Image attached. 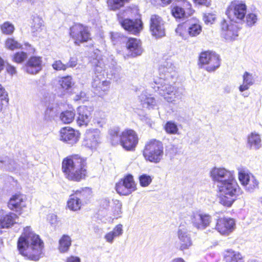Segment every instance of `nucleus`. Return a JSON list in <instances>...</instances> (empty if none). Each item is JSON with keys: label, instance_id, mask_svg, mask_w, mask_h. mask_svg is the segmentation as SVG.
<instances>
[{"label": "nucleus", "instance_id": "nucleus-1", "mask_svg": "<svg viewBox=\"0 0 262 262\" xmlns=\"http://www.w3.org/2000/svg\"><path fill=\"white\" fill-rule=\"evenodd\" d=\"M17 248L22 255L36 261L41 254L43 242L38 235L31 231L30 227L27 226L24 229L23 235L18 239Z\"/></svg>", "mask_w": 262, "mask_h": 262}, {"label": "nucleus", "instance_id": "nucleus-2", "mask_svg": "<svg viewBox=\"0 0 262 262\" xmlns=\"http://www.w3.org/2000/svg\"><path fill=\"white\" fill-rule=\"evenodd\" d=\"M85 160L78 155L63 159L62 163V169L66 177L69 180L77 182L85 178Z\"/></svg>", "mask_w": 262, "mask_h": 262}, {"label": "nucleus", "instance_id": "nucleus-3", "mask_svg": "<svg viewBox=\"0 0 262 262\" xmlns=\"http://www.w3.org/2000/svg\"><path fill=\"white\" fill-rule=\"evenodd\" d=\"M91 63L95 75L93 77L92 86L94 92L97 95H101L107 91L110 87V82L102 80L105 71V65L103 59L97 58H94Z\"/></svg>", "mask_w": 262, "mask_h": 262}, {"label": "nucleus", "instance_id": "nucleus-4", "mask_svg": "<svg viewBox=\"0 0 262 262\" xmlns=\"http://www.w3.org/2000/svg\"><path fill=\"white\" fill-rule=\"evenodd\" d=\"M220 192L219 202L223 205L230 207L242 191L234 178L217 187Z\"/></svg>", "mask_w": 262, "mask_h": 262}, {"label": "nucleus", "instance_id": "nucleus-5", "mask_svg": "<svg viewBox=\"0 0 262 262\" xmlns=\"http://www.w3.org/2000/svg\"><path fill=\"white\" fill-rule=\"evenodd\" d=\"M170 80H160L159 83H156L154 89L159 92L161 96L168 102L173 103L176 99L181 98L183 95V89L181 88H176L170 84Z\"/></svg>", "mask_w": 262, "mask_h": 262}, {"label": "nucleus", "instance_id": "nucleus-6", "mask_svg": "<svg viewBox=\"0 0 262 262\" xmlns=\"http://www.w3.org/2000/svg\"><path fill=\"white\" fill-rule=\"evenodd\" d=\"M163 145L161 141L152 139L146 143L143 155L146 160L158 163L163 158Z\"/></svg>", "mask_w": 262, "mask_h": 262}, {"label": "nucleus", "instance_id": "nucleus-7", "mask_svg": "<svg viewBox=\"0 0 262 262\" xmlns=\"http://www.w3.org/2000/svg\"><path fill=\"white\" fill-rule=\"evenodd\" d=\"M129 10L120 11L117 14L118 20L121 27L130 34L138 35L143 29V24L140 19H130L124 18V13H127Z\"/></svg>", "mask_w": 262, "mask_h": 262}, {"label": "nucleus", "instance_id": "nucleus-8", "mask_svg": "<svg viewBox=\"0 0 262 262\" xmlns=\"http://www.w3.org/2000/svg\"><path fill=\"white\" fill-rule=\"evenodd\" d=\"M247 12L246 4L241 1H232L228 7L226 14L230 21L240 23L244 20Z\"/></svg>", "mask_w": 262, "mask_h": 262}, {"label": "nucleus", "instance_id": "nucleus-9", "mask_svg": "<svg viewBox=\"0 0 262 262\" xmlns=\"http://www.w3.org/2000/svg\"><path fill=\"white\" fill-rule=\"evenodd\" d=\"M199 62L202 65H206V70L209 72L215 71L220 66L219 56L213 52H202L199 57Z\"/></svg>", "mask_w": 262, "mask_h": 262}, {"label": "nucleus", "instance_id": "nucleus-10", "mask_svg": "<svg viewBox=\"0 0 262 262\" xmlns=\"http://www.w3.org/2000/svg\"><path fill=\"white\" fill-rule=\"evenodd\" d=\"M70 35L75 40V43L78 45L91 39L88 28L79 24L70 28Z\"/></svg>", "mask_w": 262, "mask_h": 262}, {"label": "nucleus", "instance_id": "nucleus-11", "mask_svg": "<svg viewBox=\"0 0 262 262\" xmlns=\"http://www.w3.org/2000/svg\"><path fill=\"white\" fill-rule=\"evenodd\" d=\"M210 174L217 187L234 178L233 173L224 168L214 167L210 171Z\"/></svg>", "mask_w": 262, "mask_h": 262}, {"label": "nucleus", "instance_id": "nucleus-12", "mask_svg": "<svg viewBox=\"0 0 262 262\" xmlns=\"http://www.w3.org/2000/svg\"><path fill=\"white\" fill-rule=\"evenodd\" d=\"M117 192L121 195H128L136 190V185L132 175L128 174L116 185Z\"/></svg>", "mask_w": 262, "mask_h": 262}, {"label": "nucleus", "instance_id": "nucleus-13", "mask_svg": "<svg viewBox=\"0 0 262 262\" xmlns=\"http://www.w3.org/2000/svg\"><path fill=\"white\" fill-rule=\"evenodd\" d=\"M138 142V136L133 130H125L121 133L120 143L126 150H134Z\"/></svg>", "mask_w": 262, "mask_h": 262}, {"label": "nucleus", "instance_id": "nucleus-14", "mask_svg": "<svg viewBox=\"0 0 262 262\" xmlns=\"http://www.w3.org/2000/svg\"><path fill=\"white\" fill-rule=\"evenodd\" d=\"M150 31L156 38H161L165 35V22L157 15H152L150 18Z\"/></svg>", "mask_w": 262, "mask_h": 262}, {"label": "nucleus", "instance_id": "nucleus-15", "mask_svg": "<svg viewBox=\"0 0 262 262\" xmlns=\"http://www.w3.org/2000/svg\"><path fill=\"white\" fill-rule=\"evenodd\" d=\"M177 236L180 243V249L184 250L188 249L192 245L191 235L188 232L185 224L182 223L178 227L177 232Z\"/></svg>", "mask_w": 262, "mask_h": 262}, {"label": "nucleus", "instance_id": "nucleus-16", "mask_svg": "<svg viewBox=\"0 0 262 262\" xmlns=\"http://www.w3.org/2000/svg\"><path fill=\"white\" fill-rule=\"evenodd\" d=\"M221 35L226 40L231 41L238 36V28L236 25L223 19L221 23Z\"/></svg>", "mask_w": 262, "mask_h": 262}, {"label": "nucleus", "instance_id": "nucleus-17", "mask_svg": "<svg viewBox=\"0 0 262 262\" xmlns=\"http://www.w3.org/2000/svg\"><path fill=\"white\" fill-rule=\"evenodd\" d=\"M79 138V132L72 128L65 127L60 129V140L67 144L73 145L78 141Z\"/></svg>", "mask_w": 262, "mask_h": 262}, {"label": "nucleus", "instance_id": "nucleus-18", "mask_svg": "<svg viewBox=\"0 0 262 262\" xmlns=\"http://www.w3.org/2000/svg\"><path fill=\"white\" fill-rule=\"evenodd\" d=\"M238 178L246 190L249 192H252L258 187V182L253 175L247 173L244 171H239Z\"/></svg>", "mask_w": 262, "mask_h": 262}, {"label": "nucleus", "instance_id": "nucleus-19", "mask_svg": "<svg viewBox=\"0 0 262 262\" xmlns=\"http://www.w3.org/2000/svg\"><path fill=\"white\" fill-rule=\"evenodd\" d=\"M211 221V217L205 213H194L191 216L193 226L198 229L203 230L208 227Z\"/></svg>", "mask_w": 262, "mask_h": 262}, {"label": "nucleus", "instance_id": "nucleus-20", "mask_svg": "<svg viewBox=\"0 0 262 262\" xmlns=\"http://www.w3.org/2000/svg\"><path fill=\"white\" fill-rule=\"evenodd\" d=\"M235 222L232 219L221 218L217 220L215 229L222 234H228L234 228Z\"/></svg>", "mask_w": 262, "mask_h": 262}, {"label": "nucleus", "instance_id": "nucleus-21", "mask_svg": "<svg viewBox=\"0 0 262 262\" xmlns=\"http://www.w3.org/2000/svg\"><path fill=\"white\" fill-rule=\"evenodd\" d=\"M99 142V134L97 129L86 130L83 141V145L90 148H96Z\"/></svg>", "mask_w": 262, "mask_h": 262}, {"label": "nucleus", "instance_id": "nucleus-22", "mask_svg": "<svg viewBox=\"0 0 262 262\" xmlns=\"http://www.w3.org/2000/svg\"><path fill=\"white\" fill-rule=\"evenodd\" d=\"M8 206L9 208L16 212L20 211L26 207V197L21 194L13 195L10 199Z\"/></svg>", "mask_w": 262, "mask_h": 262}, {"label": "nucleus", "instance_id": "nucleus-23", "mask_svg": "<svg viewBox=\"0 0 262 262\" xmlns=\"http://www.w3.org/2000/svg\"><path fill=\"white\" fill-rule=\"evenodd\" d=\"M42 59L39 56H32L25 64V70L30 74H36L42 69Z\"/></svg>", "mask_w": 262, "mask_h": 262}, {"label": "nucleus", "instance_id": "nucleus-24", "mask_svg": "<svg viewBox=\"0 0 262 262\" xmlns=\"http://www.w3.org/2000/svg\"><path fill=\"white\" fill-rule=\"evenodd\" d=\"M91 107L79 106L77 109V122L79 126H86L90 122L92 116Z\"/></svg>", "mask_w": 262, "mask_h": 262}, {"label": "nucleus", "instance_id": "nucleus-25", "mask_svg": "<svg viewBox=\"0 0 262 262\" xmlns=\"http://www.w3.org/2000/svg\"><path fill=\"white\" fill-rule=\"evenodd\" d=\"M126 47L128 51L127 55L132 57L140 56L143 52L141 42L137 38H129L126 43Z\"/></svg>", "mask_w": 262, "mask_h": 262}, {"label": "nucleus", "instance_id": "nucleus-26", "mask_svg": "<svg viewBox=\"0 0 262 262\" xmlns=\"http://www.w3.org/2000/svg\"><path fill=\"white\" fill-rule=\"evenodd\" d=\"M140 104L143 108L153 109L157 106L155 99L148 94L146 92H143L139 96Z\"/></svg>", "mask_w": 262, "mask_h": 262}, {"label": "nucleus", "instance_id": "nucleus-27", "mask_svg": "<svg viewBox=\"0 0 262 262\" xmlns=\"http://www.w3.org/2000/svg\"><path fill=\"white\" fill-rule=\"evenodd\" d=\"M261 146L260 136L256 132H252L247 137V147L250 149L258 150Z\"/></svg>", "mask_w": 262, "mask_h": 262}, {"label": "nucleus", "instance_id": "nucleus-28", "mask_svg": "<svg viewBox=\"0 0 262 262\" xmlns=\"http://www.w3.org/2000/svg\"><path fill=\"white\" fill-rule=\"evenodd\" d=\"M18 167L13 159L7 156H0V168L4 170L13 171Z\"/></svg>", "mask_w": 262, "mask_h": 262}, {"label": "nucleus", "instance_id": "nucleus-29", "mask_svg": "<svg viewBox=\"0 0 262 262\" xmlns=\"http://www.w3.org/2000/svg\"><path fill=\"white\" fill-rule=\"evenodd\" d=\"M17 215L14 213L9 212L8 214L0 215V228H9L16 222Z\"/></svg>", "mask_w": 262, "mask_h": 262}, {"label": "nucleus", "instance_id": "nucleus-30", "mask_svg": "<svg viewBox=\"0 0 262 262\" xmlns=\"http://www.w3.org/2000/svg\"><path fill=\"white\" fill-rule=\"evenodd\" d=\"M224 259L226 262H244L242 254L237 251L228 249L224 253Z\"/></svg>", "mask_w": 262, "mask_h": 262}, {"label": "nucleus", "instance_id": "nucleus-31", "mask_svg": "<svg viewBox=\"0 0 262 262\" xmlns=\"http://www.w3.org/2000/svg\"><path fill=\"white\" fill-rule=\"evenodd\" d=\"M159 71L160 80H171L177 75L176 71L172 68L167 69L164 66H160Z\"/></svg>", "mask_w": 262, "mask_h": 262}, {"label": "nucleus", "instance_id": "nucleus-32", "mask_svg": "<svg viewBox=\"0 0 262 262\" xmlns=\"http://www.w3.org/2000/svg\"><path fill=\"white\" fill-rule=\"evenodd\" d=\"M106 70V73L109 78L113 79L116 81L121 78V68L120 66L112 64V67H109V68L105 67Z\"/></svg>", "mask_w": 262, "mask_h": 262}, {"label": "nucleus", "instance_id": "nucleus-33", "mask_svg": "<svg viewBox=\"0 0 262 262\" xmlns=\"http://www.w3.org/2000/svg\"><path fill=\"white\" fill-rule=\"evenodd\" d=\"M254 83V79L252 74L246 72L243 75V83L239 87V90L243 92L249 89L250 86Z\"/></svg>", "mask_w": 262, "mask_h": 262}, {"label": "nucleus", "instance_id": "nucleus-34", "mask_svg": "<svg viewBox=\"0 0 262 262\" xmlns=\"http://www.w3.org/2000/svg\"><path fill=\"white\" fill-rule=\"evenodd\" d=\"M71 238L67 235H63L59 241V250L60 252H67L71 245Z\"/></svg>", "mask_w": 262, "mask_h": 262}, {"label": "nucleus", "instance_id": "nucleus-35", "mask_svg": "<svg viewBox=\"0 0 262 262\" xmlns=\"http://www.w3.org/2000/svg\"><path fill=\"white\" fill-rule=\"evenodd\" d=\"M119 133L120 129L117 127L110 129L109 134L113 145L118 144L120 142L121 134L120 135Z\"/></svg>", "mask_w": 262, "mask_h": 262}, {"label": "nucleus", "instance_id": "nucleus-36", "mask_svg": "<svg viewBox=\"0 0 262 262\" xmlns=\"http://www.w3.org/2000/svg\"><path fill=\"white\" fill-rule=\"evenodd\" d=\"M75 116V113L72 111H66L62 112L60 115L61 121L66 124L70 123L73 121Z\"/></svg>", "mask_w": 262, "mask_h": 262}, {"label": "nucleus", "instance_id": "nucleus-37", "mask_svg": "<svg viewBox=\"0 0 262 262\" xmlns=\"http://www.w3.org/2000/svg\"><path fill=\"white\" fill-rule=\"evenodd\" d=\"M72 194L70 195V199L68 202V206L72 210L77 211L81 207V201L78 200V198H76Z\"/></svg>", "mask_w": 262, "mask_h": 262}, {"label": "nucleus", "instance_id": "nucleus-38", "mask_svg": "<svg viewBox=\"0 0 262 262\" xmlns=\"http://www.w3.org/2000/svg\"><path fill=\"white\" fill-rule=\"evenodd\" d=\"M171 13L172 15L178 19L185 18L189 16L187 13H185L184 8L179 6L174 7L171 10Z\"/></svg>", "mask_w": 262, "mask_h": 262}, {"label": "nucleus", "instance_id": "nucleus-39", "mask_svg": "<svg viewBox=\"0 0 262 262\" xmlns=\"http://www.w3.org/2000/svg\"><path fill=\"white\" fill-rule=\"evenodd\" d=\"M58 83L61 88L64 90L70 89L74 84L72 78L70 76L62 77L59 80Z\"/></svg>", "mask_w": 262, "mask_h": 262}, {"label": "nucleus", "instance_id": "nucleus-40", "mask_svg": "<svg viewBox=\"0 0 262 262\" xmlns=\"http://www.w3.org/2000/svg\"><path fill=\"white\" fill-rule=\"evenodd\" d=\"M93 123L97 127H103L106 123V119L104 114L100 112L95 114Z\"/></svg>", "mask_w": 262, "mask_h": 262}, {"label": "nucleus", "instance_id": "nucleus-41", "mask_svg": "<svg viewBox=\"0 0 262 262\" xmlns=\"http://www.w3.org/2000/svg\"><path fill=\"white\" fill-rule=\"evenodd\" d=\"M128 0H107L108 8L113 11L120 9L124 6V3Z\"/></svg>", "mask_w": 262, "mask_h": 262}, {"label": "nucleus", "instance_id": "nucleus-42", "mask_svg": "<svg viewBox=\"0 0 262 262\" xmlns=\"http://www.w3.org/2000/svg\"><path fill=\"white\" fill-rule=\"evenodd\" d=\"M57 114V110L56 108L48 107L45 111L44 120L47 121H51L54 119Z\"/></svg>", "mask_w": 262, "mask_h": 262}, {"label": "nucleus", "instance_id": "nucleus-43", "mask_svg": "<svg viewBox=\"0 0 262 262\" xmlns=\"http://www.w3.org/2000/svg\"><path fill=\"white\" fill-rule=\"evenodd\" d=\"M164 129L167 133L172 135L177 134L179 130L177 124L171 121L166 122L164 126Z\"/></svg>", "mask_w": 262, "mask_h": 262}, {"label": "nucleus", "instance_id": "nucleus-44", "mask_svg": "<svg viewBox=\"0 0 262 262\" xmlns=\"http://www.w3.org/2000/svg\"><path fill=\"white\" fill-rule=\"evenodd\" d=\"M1 29L3 34L11 35L13 33L15 28L12 23L6 21L1 26Z\"/></svg>", "mask_w": 262, "mask_h": 262}, {"label": "nucleus", "instance_id": "nucleus-45", "mask_svg": "<svg viewBox=\"0 0 262 262\" xmlns=\"http://www.w3.org/2000/svg\"><path fill=\"white\" fill-rule=\"evenodd\" d=\"M201 26L196 23L190 25L188 28V33L191 36H197L201 33Z\"/></svg>", "mask_w": 262, "mask_h": 262}, {"label": "nucleus", "instance_id": "nucleus-46", "mask_svg": "<svg viewBox=\"0 0 262 262\" xmlns=\"http://www.w3.org/2000/svg\"><path fill=\"white\" fill-rule=\"evenodd\" d=\"M110 34L112 41L114 45L124 42L126 39L124 36L118 32H111Z\"/></svg>", "mask_w": 262, "mask_h": 262}, {"label": "nucleus", "instance_id": "nucleus-47", "mask_svg": "<svg viewBox=\"0 0 262 262\" xmlns=\"http://www.w3.org/2000/svg\"><path fill=\"white\" fill-rule=\"evenodd\" d=\"M6 47L11 50L21 48V45L12 38H8L5 42Z\"/></svg>", "mask_w": 262, "mask_h": 262}, {"label": "nucleus", "instance_id": "nucleus-48", "mask_svg": "<svg viewBox=\"0 0 262 262\" xmlns=\"http://www.w3.org/2000/svg\"><path fill=\"white\" fill-rule=\"evenodd\" d=\"M90 189L85 188L84 189L77 190L73 195L76 196V198H78V200L81 202L82 200H84L88 198V195H90Z\"/></svg>", "mask_w": 262, "mask_h": 262}, {"label": "nucleus", "instance_id": "nucleus-49", "mask_svg": "<svg viewBox=\"0 0 262 262\" xmlns=\"http://www.w3.org/2000/svg\"><path fill=\"white\" fill-rule=\"evenodd\" d=\"M140 184L142 187L148 186L152 181V178L150 176L146 174H143L141 175L139 178Z\"/></svg>", "mask_w": 262, "mask_h": 262}, {"label": "nucleus", "instance_id": "nucleus-50", "mask_svg": "<svg viewBox=\"0 0 262 262\" xmlns=\"http://www.w3.org/2000/svg\"><path fill=\"white\" fill-rule=\"evenodd\" d=\"M28 55L24 52H18L13 56V60L15 62L20 63L23 62L27 58Z\"/></svg>", "mask_w": 262, "mask_h": 262}, {"label": "nucleus", "instance_id": "nucleus-51", "mask_svg": "<svg viewBox=\"0 0 262 262\" xmlns=\"http://www.w3.org/2000/svg\"><path fill=\"white\" fill-rule=\"evenodd\" d=\"M52 67L56 71H65L67 69L66 64H63L60 60L54 61L52 64Z\"/></svg>", "mask_w": 262, "mask_h": 262}, {"label": "nucleus", "instance_id": "nucleus-52", "mask_svg": "<svg viewBox=\"0 0 262 262\" xmlns=\"http://www.w3.org/2000/svg\"><path fill=\"white\" fill-rule=\"evenodd\" d=\"M257 20V16L253 13L248 14L246 16V21L247 25L252 26L255 24Z\"/></svg>", "mask_w": 262, "mask_h": 262}, {"label": "nucleus", "instance_id": "nucleus-53", "mask_svg": "<svg viewBox=\"0 0 262 262\" xmlns=\"http://www.w3.org/2000/svg\"><path fill=\"white\" fill-rule=\"evenodd\" d=\"M181 7L184 8L185 13H187L188 15L190 16L192 14L193 11L191 9V5L189 2L186 0H183V5Z\"/></svg>", "mask_w": 262, "mask_h": 262}, {"label": "nucleus", "instance_id": "nucleus-54", "mask_svg": "<svg viewBox=\"0 0 262 262\" xmlns=\"http://www.w3.org/2000/svg\"><path fill=\"white\" fill-rule=\"evenodd\" d=\"M215 18V15L212 13H206L204 15L203 20L204 22L207 24L208 23L212 24Z\"/></svg>", "mask_w": 262, "mask_h": 262}, {"label": "nucleus", "instance_id": "nucleus-55", "mask_svg": "<svg viewBox=\"0 0 262 262\" xmlns=\"http://www.w3.org/2000/svg\"><path fill=\"white\" fill-rule=\"evenodd\" d=\"M111 232L116 237L121 235L123 233L122 225L121 224L117 225Z\"/></svg>", "mask_w": 262, "mask_h": 262}, {"label": "nucleus", "instance_id": "nucleus-56", "mask_svg": "<svg viewBox=\"0 0 262 262\" xmlns=\"http://www.w3.org/2000/svg\"><path fill=\"white\" fill-rule=\"evenodd\" d=\"M42 20L40 17L38 16L34 17L33 19V27L36 30L40 28L42 25Z\"/></svg>", "mask_w": 262, "mask_h": 262}, {"label": "nucleus", "instance_id": "nucleus-57", "mask_svg": "<svg viewBox=\"0 0 262 262\" xmlns=\"http://www.w3.org/2000/svg\"><path fill=\"white\" fill-rule=\"evenodd\" d=\"M77 64V60L74 57H71L69 61L66 64L67 69L69 68H74Z\"/></svg>", "mask_w": 262, "mask_h": 262}, {"label": "nucleus", "instance_id": "nucleus-58", "mask_svg": "<svg viewBox=\"0 0 262 262\" xmlns=\"http://www.w3.org/2000/svg\"><path fill=\"white\" fill-rule=\"evenodd\" d=\"M195 4L209 7L210 5V0H193Z\"/></svg>", "mask_w": 262, "mask_h": 262}, {"label": "nucleus", "instance_id": "nucleus-59", "mask_svg": "<svg viewBox=\"0 0 262 262\" xmlns=\"http://www.w3.org/2000/svg\"><path fill=\"white\" fill-rule=\"evenodd\" d=\"M9 99L0 98V113L2 112L4 107H6L8 104Z\"/></svg>", "mask_w": 262, "mask_h": 262}, {"label": "nucleus", "instance_id": "nucleus-60", "mask_svg": "<svg viewBox=\"0 0 262 262\" xmlns=\"http://www.w3.org/2000/svg\"><path fill=\"white\" fill-rule=\"evenodd\" d=\"M115 237H116V236L111 231L107 233L104 236V238L106 239V242L111 244L113 243Z\"/></svg>", "mask_w": 262, "mask_h": 262}, {"label": "nucleus", "instance_id": "nucleus-61", "mask_svg": "<svg viewBox=\"0 0 262 262\" xmlns=\"http://www.w3.org/2000/svg\"><path fill=\"white\" fill-rule=\"evenodd\" d=\"M6 69L8 73L12 75L16 74V73L15 68L10 64H7L6 66Z\"/></svg>", "mask_w": 262, "mask_h": 262}, {"label": "nucleus", "instance_id": "nucleus-62", "mask_svg": "<svg viewBox=\"0 0 262 262\" xmlns=\"http://www.w3.org/2000/svg\"><path fill=\"white\" fill-rule=\"evenodd\" d=\"M48 220L51 225H54L57 222V216L54 214H50L48 217Z\"/></svg>", "mask_w": 262, "mask_h": 262}, {"label": "nucleus", "instance_id": "nucleus-63", "mask_svg": "<svg viewBox=\"0 0 262 262\" xmlns=\"http://www.w3.org/2000/svg\"><path fill=\"white\" fill-rule=\"evenodd\" d=\"M8 94L5 89L0 84V98H7Z\"/></svg>", "mask_w": 262, "mask_h": 262}, {"label": "nucleus", "instance_id": "nucleus-64", "mask_svg": "<svg viewBox=\"0 0 262 262\" xmlns=\"http://www.w3.org/2000/svg\"><path fill=\"white\" fill-rule=\"evenodd\" d=\"M66 262H81V260L77 256H71L67 258Z\"/></svg>", "mask_w": 262, "mask_h": 262}]
</instances>
